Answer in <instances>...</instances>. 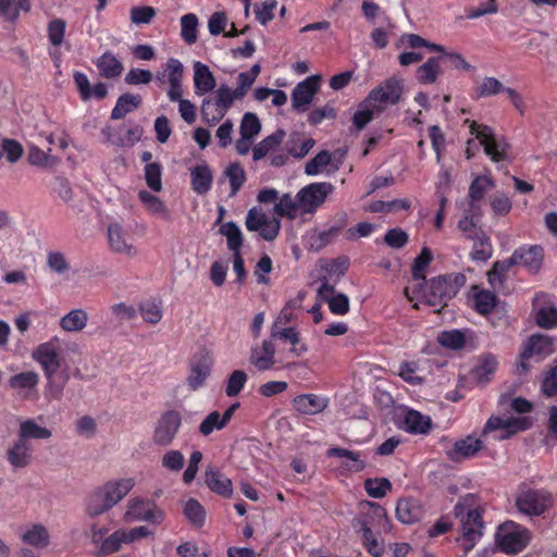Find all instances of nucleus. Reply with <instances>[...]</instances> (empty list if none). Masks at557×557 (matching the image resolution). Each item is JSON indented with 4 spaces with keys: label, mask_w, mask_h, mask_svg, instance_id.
I'll use <instances>...</instances> for the list:
<instances>
[{
    "label": "nucleus",
    "mask_w": 557,
    "mask_h": 557,
    "mask_svg": "<svg viewBox=\"0 0 557 557\" xmlns=\"http://www.w3.org/2000/svg\"><path fill=\"white\" fill-rule=\"evenodd\" d=\"M474 494H467L455 505L454 513L461 523V545L466 553L470 552L483 534V521L475 507Z\"/></svg>",
    "instance_id": "obj_4"
},
{
    "label": "nucleus",
    "mask_w": 557,
    "mask_h": 557,
    "mask_svg": "<svg viewBox=\"0 0 557 557\" xmlns=\"http://www.w3.org/2000/svg\"><path fill=\"white\" fill-rule=\"evenodd\" d=\"M396 517L401 523L411 524L421 519L422 508L412 499L401 498L396 505Z\"/></svg>",
    "instance_id": "obj_41"
},
{
    "label": "nucleus",
    "mask_w": 557,
    "mask_h": 557,
    "mask_svg": "<svg viewBox=\"0 0 557 557\" xmlns=\"http://www.w3.org/2000/svg\"><path fill=\"white\" fill-rule=\"evenodd\" d=\"M162 168L158 162L148 163L145 166V181L147 186L154 193L162 190Z\"/></svg>",
    "instance_id": "obj_61"
},
{
    "label": "nucleus",
    "mask_w": 557,
    "mask_h": 557,
    "mask_svg": "<svg viewBox=\"0 0 557 557\" xmlns=\"http://www.w3.org/2000/svg\"><path fill=\"white\" fill-rule=\"evenodd\" d=\"M213 358L208 352H201L190 362V371L186 379L190 389L197 391L203 386L211 373Z\"/></svg>",
    "instance_id": "obj_24"
},
{
    "label": "nucleus",
    "mask_w": 557,
    "mask_h": 557,
    "mask_svg": "<svg viewBox=\"0 0 557 557\" xmlns=\"http://www.w3.org/2000/svg\"><path fill=\"white\" fill-rule=\"evenodd\" d=\"M293 407L301 414L314 416L324 411L329 406V398L317 394H302L293 399Z\"/></svg>",
    "instance_id": "obj_31"
},
{
    "label": "nucleus",
    "mask_w": 557,
    "mask_h": 557,
    "mask_svg": "<svg viewBox=\"0 0 557 557\" xmlns=\"http://www.w3.org/2000/svg\"><path fill=\"white\" fill-rule=\"evenodd\" d=\"M235 100H242V98L237 97L234 89L226 85H221L215 92L214 101L209 98L202 100V120L209 125H215L224 117Z\"/></svg>",
    "instance_id": "obj_5"
},
{
    "label": "nucleus",
    "mask_w": 557,
    "mask_h": 557,
    "mask_svg": "<svg viewBox=\"0 0 557 557\" xmlns=\"http://www.w3.org/2000/svg\"><path fill=\"white\" fill-rule=\"evenodd\" d=\"M312 138H302L298 135L287 141V151L295 158H304L314 146Z\"/></svg>",
    "instance_id": "obj_58"
},
{
    "label": "nucleus",
    "mask_w": 557,
    "mask_h": 557,
    "mask_svg": "<svg viewBox=\"0 0 557 557\" xmlns=\"http://www.w3.org/2000/svg\"><path fill=\"white\" fill-rule=\"evenodd\" d=\"M531 424L532 420L529 417L494 416L487 420L483 433L498 432L496 438L502 441L528 430Z\"/></svg>",
    "instance_id": "obj_14"
},
{
    "label": "nucleus",
    "mask_w": 557,
    "mask_h": 557,
    "mask_svg": "<svg viewBox=\"0 0 557 557\" xmlns=\"http://www.w3.org/2000/svg\"><path fill=\"white\" fill-rule=\"evenodd\" d=\"M249 362L259 371H268L275 364V347L272 341L263 339L250 349Z\"/></svg>",
    "instance_id": "obj_25"
},
{
    "label": "nucleus",
    "mask_w": 557,
    "mask_h": 557,
    "mask_svg": "<svg viewBox=\"0 0 557 557\" xmlns=\"http://www.w3.org/2000/svg\"><path fill=\"white\" fill-rule=\"evenodd\" d=\"M108 242L112 251L127 257H135L137 248L132 243L124 226L119 222H112L108 226Z\"/></svg>",
    "instance_id": "obj_23"
},
{
    "label": "nucleus",
    "mask_w": 557,
    "mask_h": 557,
    "mask_svg": "<svg viewBox=\"0 0 557 557\" xmlns=\"http://www.w3.org/2000/svg\"><path fill=\"white\" fill-rule=\"evenodd\" d=\"M553 350L554 343L547 335H532L523 345V349L520 354V362L517 364L516 372L519 375L525 374L529 371V359L535 358L536 360H542L549 356Z\"/></svg>",
    "instance_id": "obj_10"
},
{
    "label": "nucleus",
    "mask_w": 557,
    "mask_h": 557,
    "mask_svg": "<svg viewBox=\"0 0 557 557\" xmlns=\"http://www.w3.org/2000/svg\"><path fill=\"white\" fill-rule=\"evenodd\" d=\"M225 175L230 181L231 196H235L246 182L245 170L238 163H233L226 169Z\"/></svg>",
    "instance_id": "obj_62"
},
{
    "label": "nucleus",
    "mask_w": 557,
    "mask_h": 557,
    "mask_svg": "<svg viewBox=\"0 0 557 557\" xmlns=\"http://www.w3.org/2000/svg\"><path fill=\"white\" fill-rule=\"evenodd\" d=\"M131 476L108 480L92 490L84 500V510L89 518L99 517L116 506L135 486Z\"/></svg>",
    "instance_id": "obj_3"
},
{
    "label": "nucleus",
    "mask_w": 557,
    "mask_h": 557,
    "mask_svg": "<svg viewBox=\"0 0 557 557\" xmlns=\"http://www.w3.org/2000/svg\"><path fill=\"white\" fill-rule=\"evenodd\" d=\"M317 298L319 302L329 306L330 311L335 315H345L350 310L349 297L335 289L333 284L323 282L317 289Z\"/></svg>",
    "instance_id": "obj_19"
},
{
    "label": "nucleus",
    "mask_w": 557,
    "mask_h": 557,
    "mask_svg": "<svg viewBox=\"0 0 557 557\" xmlns=\"http://www.w3.org/2000/svg\"><path fill=\"white\" fill-rule=\"evenodd\" d=\"M33 459V447L28 441L17 438L7 449V460L14 469L26 468Z\"/></svg>",
    "instance_id": "obj_28"
},
{
    "label": "nucleus",
    "mask_w": 557,
    "mask_h": 557,
    "mask_svg": "<svg viewBox=\"0 0 557 557\" xmlns=\"http://www.w3.org/2000/svg\"><path fill=\"white\" fill-rule=\"evenodd\" d=\"M181 38L187 45H193L198 39L199 21L196 14L187 13L181 17Z\"/></svg>",
    "instance_id": "obj_48"
},
{
    "label": "nucleus",
    "mask_w": 557,
    "mask_h": 557,
    "mask_svg": "<svg viewBox=\"0 0 557 557\" xmlns=\"http://www.w3.org/2000/svg\"><path fill=\"white\" fill-rule=\"evenodd\" d=\"M183 512L186 519L196 528H201L206 520V510L203 506L195 498H189L183 503Z\"/></svg>",
    "instance_id": "obj_51"
},
{
    "label": "nucleus",
    "mask_w": 557,
    "mask_h": 557,
    "mask_svg": "<svg viewBox=\"0 0 557 557\" xmlns=\"http://www.w3.org/2000/svg\"><path fill=\"white\" fill-rule=\"evenodd\" d=\"M321 77L311 75L298 83L292 92V104L297 111L305 112L320 88Z\"/></svg>",
    "instance_id": "obj_21"
},
{
    "label": "nucleus",
    "mask_w": 557,
    "mask_h": 557,
    "mask_svg": "<svg viewBox=\"0 0 557 557\" xmlns=\"http://www.w3.org/2000/svg\"><path fill=\"white\" fill-rule=\"evenodd\" d=\"M284 137L285 132L280 129L261 140L252 148L253 160L259 161L264 158L271 150L276 148L283 141Z\"/></svg>",
    "instance_id": "obj_50"
},
{
    "label": "nucleus",
    "mask_w": 557,
    "mask_h": 557,
    "mask_svg": "<svg viewBox=\"0 0 557 557\" xmlns=\"http://www.w3.org/2000/svg\"><path fill=\"white\" fill-rule=\"evenodd\" d=\"M496 306V296L488 290H479L474 294V308L481 314L491 312Z\"/></svg>",
    "instance_id": "obj_64"
},
{
    "label": "nucleus",
    "mask_w": 557,
    "mask_h": 557,
    "mask_svg": "<svg viewBox=\"0 0 557 557\" xmlns=\"http://www.w3.org/2000/svg\"><path fill=\"white\" fill-rule=\"evenodd\" d=\"M20 537L24 544L37 549L46 548L50 544V533L41 523H32L23 527Z\"/></svg>",
    "instance_id": "obj_33"
},
{
    "label": "nucleus",
    "mask_w": 557,
    "mask_h": 557,
    "mask_svg": "<svg viewBox=\"0 0 557 557\" xmlns=\"http://www.w3.org/2000/svg\"><path fill=\"white\" fill-rule=\"evenodd\" d=\"M392 483L385 478L367 479L364 481V490L372 498H383L388 492L392 491Z\"/></svg>",
    "instance_id": "obj_55"
},
{
    "label": "nucleus",
    "mask_w": 557,
    "mask_h": 557,
    "mask_svg": "<svg viewBox=\"0 0 557 557\" xmlns=\"http://www.w3.org/2000/svg\"><path fill=\"white\" fill-rule=\"evenodd\" d=\"M550 494L544 490L523 488L519 492L516 506L527 516H540L550 506Z\"/></svg>",
    "instance_id": "obj_18"
},
{
    "label": "nucleus",
    "mask_w": 557,
    "mask_h": 557,
    "mask_svg": "<svg viewBox=\"0 0 557 557\" xmlns=\"http://www.w3.org/2000/svg\"><path fill=\"white\" fill-rule=\"evenodd\" d=\"M375 114H380V112H376V109H374L371 103H368V99L366 98L359 104L352 117V123L357 131H361L370 123Z\"/></svg>",
    "instance_id": "obj_57"
},
{
    "label": "nucleus",
    "mask_w": 557,
    "mask_h": 557,
    "mask_svg": "<svg viewBox=\"0 0 557 557\" xmlns=\"http://www.w3.org/2000/svg\"><path fill=\"white\" fill-rule=\"evenodd\" d=\"M164 518V511L153 500L140 496H134L127 500L123 515L125 522L146 521L160 524Z\"/></svg>",
    "instance_id": "obj_7"
},
{
    "label": "nucleus",
    "mask_w": 557,
    "mask_h": 557,
    "mask_svg": "<svg viewBox=\"0 0 557 557\" xmlns=\"http://www.w3.org/2000/svg\"><path fill=\"white\" fill-rule=\"evenodd\" d=\"M138 310L143 320L149 324H158L163 317L161 304L156 300L143 301Z\"/></svg>",
    "instance_id": "obj_54"
},
{
    "label": "nucleus",
    "mask_w": 557,
    "mask_h": 557,
    "mask_svg": "<svg viewBox=\"0 0 557 557\" xmlns=\"http://www.w3.org/2000/svg\"><path fill=\"white\" fill-rule=\"evenodd\" d=\"M193 69L196 95L203 96L212 91L216 86V81L210 69L199 61L194 63Z\"/></svg>",
    "instance_id": "obj_34"
},
{
    "label": "nucleus",
    "mask_w": 557,
    "mask_h": 557,
    "mask_svg": "<svg viewBox=\"0 0 557 557\" xmlns=\"http://www.w3.org/2000/svg\"><path fill=\"white\" fill-rule=\"evenodd\" d=\"M39 383V374L36 371L20 372L12 375L9 387L22 399H28Z\"/></svg>",
    "instance_id": "obj_29"
},
{
    "label": "nucleus",
    "mask_w": 557,
    "mask_h": 557,
    "mask_svg": "<svg viewBox=\"0 0 557 557\" xmlns=\"http://www.w3.org/2000/svg\"><path fill=\"white\" fill-rule=\"evenodd\" d=\"M498 367V360L494 355H483L472 370L475 380L485 383L491 380Z\"/></svg>",
    "instance_id": "obj_45"
},
{
    "label": "nucleus",
    "mask_w": 557,
    "mask_h": 557,
    "mask_svg": "<svg viewBox=\"0 0 557 557\" xmlns=\"http://www.w3.org/2000/svg\"><path fill=\"white\" fill-rule=\"evenodd\" d=\"M152 534V531L146 525H139L132 529L121 528L106 537L99 545L102 554L109 555L121 549L124 544H132Z\"/></svg>",
    "instance_id": "obj_13"
},
{
    "label": "nucleus",
    "mask_w": 557,
    "mask_h": 557,
    "mask_svg": "<svg viewBox=\"0 0 557 557\" xmlns=\"http://www.w3.org/2000/svg\"><path fill=\"white\" fill-rule=\"evenodd\" d=\"M246 228L250 232H258L267 242L274 240L281 230V223L277 219L269 216L259 207L249 209L246 221Z\"/></svg>",
    "instance_id": "obj_15"
},
{
    "label": "nucleus",
    "mask_w": 557,
    "mask_h": 557,
    "mask_svg": "<svg viewBox=\"0 0 557 557\" xmlns=\"http://www.w3.org/2000/svg\"><path fill=\"white\" fill-rule=\"evenodd\" d=\"M544 258L543 249L540 246L521 247L510 257V263L522 265L529 272H537Z\"/></svg>",
    "instance_id": "obj_26"
},
{
    "label": "nucleus",
    "mask_w": 557,
    "mask_h": 557,
    "mask_svg": "<svg viewBox=\"0 0 557 557\" xmlns=\"http://www.w3.org/2000/svg\"><path fill=\"white\" fill-rule=\"evenodd\" d=\"M96 66L101 76L106 78L119 77L124 70L122 62L110 51L104 52L97 59Z\"/></svg>",
    "instance_id": "obj_42"
},
{
    "label": "nucleus",
    "mask_w": 557,
    "mask_h": 557,
    "mask_svg": "<svg viewBox=\"0 0 557 557\" xmlns=\"http://www.w3.org/2000/svg\"><path fill=\"white\" fill-rule=\"evenodd\" d=\"M140 101H141V99L139 96H135V95H131V94L122 95L117 99L115 107L112 109L111 119L120 120V119L124 117L127 113L137 109L138 106L140 104Z\"/></svg>",
    "instance_id": "obj_52"
},
{
    "label": "nucleus",
    "mask_w": 557,
    "mask_h": 557,
    "mask_svg": "<svg viewBox=\"0 0 557 557\" xmlns=\"http://www.w3.org/2000/svg\"><path fill=\"white\" fill-rule=\"evenodd\" d=\"M495 183L490 174L475 175L469 187V198L471 207L474 208L475 202L483 199L485 193L492 189Z\"/></svg>",
    "instance_id": "obj_47"
},
{
    "label": "nucleus",
    "mask_w": 557,
    "mask_h": 557,
    "mask_svg": "<svg viewBox=\"0 0 557 557\" xmlns=\"http://www.w3.org/2000/svg\"><path fill=\"white\" fill-rule=\"evenodd\" d=\"M397 47L398 48H411V49H418L421 47H425L430 51L441 52L443 54V57L448 59V61L450 62V65L454 69L465 70V71H469L472 69L471 65L466 61V59L461 54H459L457 52H453V51H447L443 46L429 42L425 39H423L422 37H420L419 35H414V34L403 35L397 42Z\"/></svg>",
    "instance_id": "obj_12"
},
{
    "label": "nucleus",
    "mask_w": 557,
    "mask_h": 557,
    "mask_svg": "<svg viewBox=\"0 0 557 557\" xmlns=\"http://www.w3.org/2000/svg\"><path fill=\"white\" fill-rule=\"evenodd\" d=\"M220 234L226 238L227 247L233 253H239L243 246V233L234 222H226L221 225Z\"/></svg>",
    "instance_id": "obj_49"
},
{
    "label": "nucleus",
    "mask_w": 557,
    "mask_h": 557,
    "mask_svg": "<svg viewBox=\"0 0 557 557\" xmlns=\"http://www.w3.org/2000/svg\"><path fill=\"white\" fill-rule=\"evenodd\" d=\"M432 252L428 247H424L420 255L414 259L412 265V282L410 285H414L419 282L424 281V271L432 261Z\"/></svg>",
    "instance_id": "obj_56"
},
{
    "label": "nucleus",
    "mask_w": 557,
    "mask_h": 557,
    "mask_svg": "<svg viewBox=\"0 0 557 557\" xmlns=\"http://www.w3.org/2000/svg\"><path fill=\"white\" fill-rule=\"evenodd\" d=\"M207 486L215 494L224 497H231L233 494V483L219 470L208 469L205 473Z\"/></svg>",
    "instance_id": "obj_39"
},
{
    "label": "nucleus",
    "mask_w": 557,
    "mask_h": 557,
    "mask_svg": "<svg viewBox=\"0 0 557 557\" xmlns=\"http://www.w3.org/2000/svg\"><path fill=\"white\" fill-rule=\"evenodd\" d=\"M483 448V442L474 435L456 440L446 447V456L454 462L473 458Z\"/></svg>",
    "instance_id": "obj_20"
},
{
    "label": "nucleus",
    "mask_w": 557,
    "mask_h": 557,
    "mask_svg": "<svg viewBox=\"0 0 557 557\" xmlns=\"http://www.w3.org/2000/svg\"><path fill=\"white\" fill-rule=\"evenodd\" d=\"M361 512L354 518L352 527L359 535L367 552L373 557H382L385 553L384 541L381 533H389L393 529L386 510L374 502L360 504Z\"/></svg>",
    "instance_id": "obj_1"
},
{
    "label": "nucleus",
    "mask_w": 557,
    "mask_h": 557,
    "mask_svg": "<svg viewBox=\"0 0 557 557\" xmlns=\"http://www.w3.org/2000/svg\"><path fill=\"white\" fill-rule=\"evenodd\" d=\"M89 315L86 310L75 308L63 314L59 320V326L66 333H79L88 323Z\"/></svg>",
    "instance_id": "obj_38"
},
{
    "label": "nucleus",
    "mask_w": 557,
    "mask_h": 557,
    "mask_svg": "<svg viewBox=\"0 0 557 557\" xmlns=\"http://www.w3.org/2000/svg\"><path fill=\"white\" fill-rule=\"evenodd\" d=\"M432 426L429 416L422 414L413 409H405L403 417V428L412 434H426Z\"/></svg>",
    "instance_id": "obj_36"
},
{
    "label": "nucleus",
    "mask_w": 557,
    "mask_h": 557,
    "mask_svg": "<svg viewBox=\"0 0 557 557\" xmlns=\"http://www.w3.org/2000/svg\"><path fill=\"white\" fill-rule=\"evenodd\" d=\"M238 404L230 406L224 413L214 410L208 413L199 424V432L202 436H209L215 431H221L230 423Z\"/></svg>",
    "instance_id": "obj_27"
},
{
    "label": "nucleus",
    "mask_w": 557,
    "mask_h": 557,
    "mask_svg": "<svg viewBox=\"0 0 557 557\" xmlns=\"http://www.w3.org/2000/svg\"><path fill=\"white\" fill-rule=\"evenodd\" d=\"M327 456L337 457L341 466L350 472H360L366 468V461L359 451L332 447L327 450Z\"/></svg>",
    "instance_id": "obj_35"
},
{
    "label": "nucleus",
    "mask_w": 557,
    "mask_h": 557,
    "mask_svg": "<svg viewBox=\"0 0 557 557\" xmlns=\"http://www.w3.org/2000/svg\"><path fill=\"white\" fill-rule=\"evenodd\" d=\"M495 539L497 545L505 553H518L524 549L530 542V533L524 527L513 521H507L498 527Z\"/></svg>",
    "instance_id": "obj_9"
},
{
    "label": "nucleus",
    "mask_w": 557,
    "mask_h": 557,
    "mask_svg": "<svg viewBox=\"0 0 557 557\" xmlns=\"http://www.w3.org/2000/svg\"><path fill=\"white\" fill-rule=\"evenodd\" d=\"M466 124L469 125L470 133L480 141L484 152L493 162L498 163L508 158V143L503 138H495L494 132L491 127L478 124L475 121L470 120H467Z\"/></svg>",
    "instance_id": "obj_6"
},
{
    "label": "nucleus",
    "mask_w": 557,
    "mask_h": 557,
    "mask_svg": "<svg viewBox=\"0 0 557 557\" xmlns=\"http://www.w3.org/2000/svg\"><path fill=\"white\" fill-rule=\"evenodd\" d=\"M60 346V337L52 336L33 349L32 359L40 366L44 373L59 371L62 363Z\"/></svg>",
    "instance_id": "obj_16"
},
{
    "label": "nucleus",
    "mask_w": 557,
    "mask_h": 557,
    "mask_svg": "<svg viewBox=\"0 0 557 557\" xmlns=\"http://www.w3.org/2000/svg\"><path fill=\"white\" fill-rule=\"evenodd\" d=\"M465 281L460 273L449 274L410 285L405 292L410 300L418 299L431 307L442 308L457 295Z\"/></svg>",
    "instance_id": "obj_2"
},
{
    "label": "nucleus",
    "mask_w": 557,
    "mask_h": 557,
    "mask_svg": "<svg viewBox=\"0 0 557 557\" xmlns=\"http://www.w3.org/2000/svg\"><path fill=\"white\" fill-rule=\"evenodd\" d=\"M349 267V260L346 257H339L332 260H323L320 264L319 282H327L334 286L345 275Z\"/></svg>",
    "instance_id": "obj_30"
},
{
    "label": "nucleus",
    "mask_w": 557,
    "mask_h": 557,
    "mask_svg": "<svg viewBox=\"0 0 557 557\" xmlns=\"http://www.w3.org/2000/svg\"><path fill=\"white\" fill-rule=\"evenodd\" d=\"M440 75V60L430 58L417 70V79L424 85L434 84Z\"/></svg>",
    "instance_id": "obj_53"
},
{
    "label": "nucleus",
    "mask_w": 557,
    "mask_h": 557,
    "mask_svg": "<svg viewBox=\"0 0 557 557\" xmlns=\"http://www.w3.org/2000/svg\"><path fill=\"white\" fill-rule=\"evenodd\" d=\"M17 435L20 438L29 442V440H48L52 432L38 424L34 419H26L21 421Z\"/></svg>",
    "instance_id": "obj_43"
},
{
    "label": "nucleus",
    "mask_w": 557,
    "mask_h": 557,
    "mask_svg": "<svg viewBox=\"0 0 557 557\" xmlns=\"http://www.w3.org/2000/svg\"><path fill=\"white\" fill-rule=\"evenodd\" d=\"M437 339L443 347L453 350L461 349L466 344L465 334L458 330L444 331Z\"/></svg>",
    "instance_id": "obj_60"
},
{
    "label": "nucleus",
    "mask_w": 557,
    "mask_h": 557,
    "mask_svg": "<svg viewBox=\"0 0 557 557\" xmlns=\"http://www.w3.org/2000/svg\"><path fill=\"white\" fill-rule=\"evenodd\" d=\"M191 186L196 194H207L212 185V173L207 164L195 166L190 173Z\"/></svg>",
    "instance_id": "obj_44"
},
{
    "label": "nucleus",
    "mask_w": 557,
    "mask_h": 557,
    "mask_svg": "<svg viewBox=\"0 0 557 557\" xmlns=\"http://www.w3.org/2000/svg\"><path fill=\"white\" fill-rule=\"evenodd\" d=\"M182 423L181 414L176 411L165 412L156 426L153 441L158 445L166 446L174 440Z\"/></svg>",
    "instance_id": "obj_22"
},
{
    "label": "nucleus",
    "mask_w": 557,
    "mask_h": 557,
    "mask_svg": "<svg viewBox=\"0 0 557 557\" xmlns=\"http://www.w3.org/2000/svg\"><path fill=\"white\" fill-rule=\"evenodd\" d=\"M341 231L339 226L332 225L329 228L313 230L307 234V244L311 250L319 251L331 244Z\"/></svg>",
    "instance_id": "obj_40"
},
{
    "label": "nucleus",
    "mask_w": 557,
    "mask_h": 557,
    "mask_svg": "<svg viewBox=\"0 0 557 557\" xmlns=\"http://www.w3.org/2000/svg\"><path fill=\"white\" fill-rule=\"evenodd\" d=\"M273 211L276 215L288 220H296L297 218L306 215L300 207L298 194L295 197L290 194L282 195L278 201L274 203Z\"/></svg>",
    "instance_id": "obj_37"
},
{
    "label": "nucleus",
    "mask_w": 557,
    "mask_h": 557,
    "mask_svg": "<svg viewBox=\"0 0 557 557\" xmlns=\"http://www.w3.org/2000/svg\"><path fill=\"white\" fill-rule=\"evenodd\" d=\"M404 92V83L398 77H389L373 88L367 96L376 112L382 113L391 106L397 104Z\"/></svg>",
    "instance_id": "obj_8"
},
{
    "label": "nucleus",
    "mask_w": 557,
    "mask_h": 557,
    "mask_svg": "<svg viewBox=\"0 0 557 557\" xmlns=\"http://www.w3.org/2000/svg\"><path fill=\"white\" fill-rule=\"evenodd\" d=\"M331 153L329 151H321L312 158L305 168V173L310 176L321 174L331 163Z\"/></svg>",
    "instance_id": "obj_63"
},
{
    "label": "nucleus",
    "mask_w": 557,
    "mask_h": 557,
    "mask_svg": "<svg viewBox=\"0 0 557 557\" xmlns=\"http://www.w3.org/2000/svg\"><path fill=\"white\" fill-rule=\"evenodd\" d=\"M138 199L149 215L162 221L172 219L171 210L160 197L141 189L138 191Z\"/></svg>",
    "instance_id": "obj_32"
},
{
    "label": "nucleus",
    "mask_w": 557,
    "mask_h": 557,
    "mask_svg": "<svg viewBox=\"0 0 557 557\" xmlns=\"http://www.w3.org/2000/svg\"><path fill=\"white\" fill-rule=\"evenodd\" d=\"M248 375L243 370H235L233 371L226 381L225 385V394L228 397H235L237 396L242 389L244 388L245 384L247 383Z\"/></svg>",
    "instance_id": "obj_59"
},
{
    "label": "nucleus",
    "mask_w": 557,
    "mask_h": 557,
    "mask_svg": "<svg viewBox=\"0 0 557 557\" xmlns=\"http://www.w3.org/2000/svg\"><path fill=\"white\" fill-rule=\"evenodd\" d=\"M334 190V186L329 182L311 183L298 191L300 207L305 214H313L326 200L327 196Z\"/></svg>",
    "instance_id": "obj_17"
},
{
    "label": "nucleus",
    "mask_w": 557,
    "mask_h": 557,
    "mask_svg": "<svg viewBox=\"0 0 557 557\" xmlns=\"http://www.w3.org/2000/svg\"><path fill=\"white\" fill-rule=\"evenodd\" d=\"M44 375L46 377V398L55 400L61 399L69 375L66 373L58 375V372H46Z\"/></svg>",
    "instance_id": "obj_46"
},
{
    "label": "nucleus",
    "mask_w": 557,
    "mask_h": 557,
    "mask_svg": "<svg viewBox=\"0 0 557 557\" xmlns=\"http://www.w3.org/2000/svg\"><path fill=\"white\" fill-rule=\"evenodd\" d=\"M184 65L176 58H170L156 74V81L160 85H169L168 97L170 101L180 100L183 95L182 81Z\"/></svg>",
    "instance_id": "obj_11"
}]
</instances>
